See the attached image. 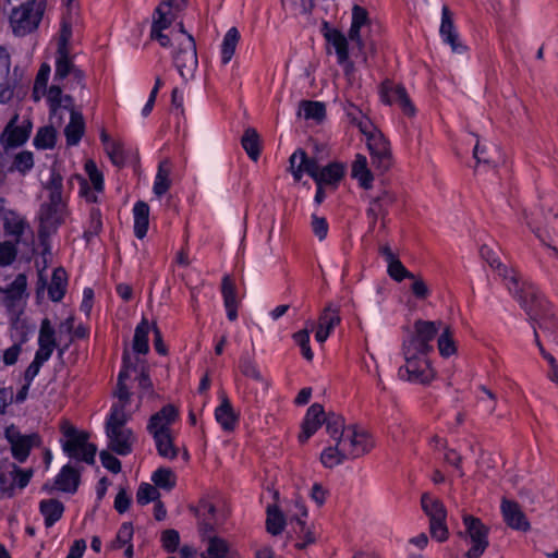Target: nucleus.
Wrapping results in <instances>:
<instances>
[{"instance_id":"obj_4","label":"nucleus","mask_w":558,"mask_h":558,"mask_svg":"<svg viewBox=\"0 0 558 558\" xmlns=\"http://www.w3.org/2000/svg\"><path fill=\"white\" fill-rule=\"evenodd\" d=\"M50 72L51 68L48 63L40 65L34 82L32 97L35 101L46 97L50 122L60 126L64 122L62 109L71 108L73 98L70 95H64L59 84H52L48 87Z\"/></svg>"},{"instance_id":"obj_56","label":"nucleus","mask_w":558,"mask_h":558,"mask_svg":"<svg viewBox=\"0 0 558 558\" xmlns=\"http://www.w3.org/2000/svg\"><path fill=\"white\" fill-rule=\"evenodd\" d=\"M111 162L121 168L125 163V155L123 146L120 142H108L107 148L105 149Z\"/></svg>"},{"instance_id":"obj_14","label":"nucleus","mask_w":558,"mask_h":558,"mask_svg":"<svg viewBox=\"0 0 558 558\" xmlns=\"http://www.w3.org/2000/svg\"><path fill=\"white\" fill-rule=\"evenodd\" d=\"M66 217V204L64 201H48L39 210V238L45 242L64 222Z\"/></svg>"},{"instance_id":"obj_17","label":"nucleus","mask_w":558,"mask_h":558,"mask_svg":"<svg viewBox=\"0 0 558 558\" xmlns=\"http://www.w3.org/2000/svg\"><path fill=\"white\" fill-rule=\"evenodd\" d=\"M199 533L205 546L204 551L201 554V558H229L232 555V546L228 541L218 536L214 529L202 530Z\"/></svg>"},{"instance_id":"obj_7","label":"nucleus","mask_w":558,"mask_h":558,"mask_svg":"<svg viewBox=\"0 0 558 558\" xmlns=\"http://www.w3.org/2000/svg\"><path fill=\"white\" fill-rule=\"evenodd\" d=\"M368 34L369 19L367 11L360 5H354L352 9L349 39L352 44L353 53L360 57L363 62H366L368 56L375 52V45L373 40L368 38Z\"/></svg>"},{"instance_id":"obj_13","label":"nucleus","mask_w":558,"mask_h":558,"mask_svg":"<svg viewBox=\"0 0 558 558\" xmlns=\"http://www.w3.org/2000/svg\"><path fill=\"white\" fill-rule=\"evenodd\" d=\"M440 322L417 320L414 324V335L403 342V350H411L427 355L433 351L432 341L439 332Z\"/></svg>"},{"instance_id":"obj_11","label":"nucleus","mask_w":558,"mask_h":558,"mask_svg":"<svg viewBox=\"0 0 558 558\" xmlns=\"http://www.w3.org/2000/svg\"><path fill=\"white\" fill-rule=\"evenodd\" d=\"M405 364L398 371L399 377L416 384H428L435 377V371L427 355L418 352L403 350Z\"/></svg>"},{"instance_id":"obj_29","label":"nucleus","mask_w":558,"mask_h":558,"mask_svg":"<svg viewBox=\"0 0 558 558\" xmlns=\"http://www.w3.org/2000/svg\"><path fill=\"white\" fill-rule=\"evenodd\" d=\"M17 120V116H15L10 123L5 126L1 141L10 147H15L24 144L29 137V129L27 126H16L14 123Z\"/></svg>"},{"instance_id":"obj_46","label":"nucleus","mask_w":558,"mask_h":558,"mask_svg":"<svg viewBox=\"0 0 558 558\" xmlns=\"http://www.w3.org/2000/svg\"><path fill=\"white\" fill-rule=\"evenodd\" d=\"M34 167V157L31 151L24 150L15 155L12 166L9 171H17L21 174H26Z\"/></svg>"},{"instance_id":"obj_24","label":"nucleus","mask_w":558,"mask_h":558,"mask_svg":"<svg viewBox=\"0 0 558 558\" xmlns=\"http://www.w3.org/2000/svg\"><path fill=\"white\" fill-rule=\"evenodd\" d=\"M439 33L444 43L450 45L453 52L462 53L465 50V47L459 41V36L452 21V14L446 5L442 7L441 11Z\"/></svg>"},{"instance_id":"obj_61","label":"nucleus","mask_w":558,"mask_h":558,"mask_svg":"<svg viewBox=\"0 0 558 558\" xmlns=\"http://www.w3.org/2000/svg\"><path fill=\"white\" fill-rule=\"evenodd\" d=\"M312 231L319 241L326 239L328 234V222L324 217H319L316 214L312 215L311 221Z\"/></svg>"},{"instance_id":"obj_19","label":"nucleus","mask_w":558,"mask_h":558,"mask_svg":"<svg viewBox=\"0 0 558 558\" xmlns=\"http://www.w3.org/2000/svg\"><path fill=\"white\" fill-rule=\"evenodd\" d=\"M367 146L373 163L381 171H386L391 165V155L387 140L379 131L373 132V135L367 137Z\"/></svg>"},{"instance_id":"obj_64","label":"nucleus","mask_w":558,"mask_h":558,"mask_svg":"<svg viewBox=\"0 0 558 558\" xmlns=\"http://www.w3.org/2000/svg\"><path fill=\"white\" fill-rule=\"evenodd\" d=\"M241 372L244 376L250 377L256 381H263L264 378L257 366L248 359L241 360Z\"/></svg>"},{"instance_id":"obj_34","label":"nucleus","mask_w":558,"mask_h":558,"mask_svg":"<svg viewBox=\"0 0 558 558\" xmlns=\"http://www.w3.org/2000/svg\"><path fill=\"white\" fill-rule=\"evenodd\" d=\"M39 508L47 527L52 526L57 521H59L64 511L62 502L57 499L41 500Z\"/></svg>"},{"instance_id":"obj_21","label":"nucleus","mask_w":558,"mask_h":558,"mask_svg":"<svg viewBox=\"0 0 558 558\" xmlns=\"http://www.w3.org/2000/svg\"><path fill=\"white\" fill-rule=\"evenodd\" d=\"M7 438L11 444L13 457L20 462H24L29 454L31 448L39 442L37 434L21 435L13 428L7 429Z\"/></svg>"},{"instance_id":"obj_44","label":"nucleus","mask_w":558,"mask_h":558,"mask_svg":"<svg viewBox=\"0 0 558 558\" xmlns=\"http://www.w3.org/2000/svg\"><path fill=\"white\" fill-rule=\"evenodd\" d=\"M54 124L51 123V126L40 128L34 138V145L40 149H50L56 144V131L53 128Z\"/></svg>"},{"instance_id":"obj_6","label":"nucleus","mask_w":558,"mask_h":558,"mask_svg":"<svg viewBox=\"0 0 558 558\" xmlns=\"http://www.w3.org/2000/svg\"><path fill=\"white\" fill-rule=\"evenodd\" d=\"M522 294L526 296L529 308L522 307L533 320V325L536 326V329L543 330L550 341L558 344V323L554 315L546 311L547 302L536 287L530 283L523 289Z\"/></svg>"},{"instance_id":"obj_18","label":"nucleus","mask_w":558,"mask_h":558,"mask_svg":"<svg viewBox=\"0 0 558 558\" xmlns=\"http://www.w3.org/2000/svg\"><path fill=\"white\" fill-rule=\"evenodd\" d=\"M381 99L387 105L396 104L398 105L404 114L414 116L415 108L412 104L405 88L401 85H396L391 82H385L381 85Z\"/></svg>"},{"instance_id":"obj_47","label":"nucleus","mask_w":558,"mask_h":558,"mask_svg":"<svg viewBox=\"0 0 558 558\" xmlns=\"http://www.w3.org/2000/svg\"><path fill=\"white\" fill-rule=\"evenodd\" d=\"M151 481L157 487L170 490L175 485V475L168 468H159L154 472Z\"/></svg>"},{"instance_id":"obj_52","label":"nucleus","mask_w":558,"mask_h":558,"mask_svg":"<svg viewBox=\"0 0 558 558\" xmlns=\"http://www.w3.org/2000/svg\"><path fill=\"white\" fill-rule=\"evenodd\" d=\"M267 531L272 535H278L282 532L284 521L282 513L276 508H268L267 510Z\"/></svg>"},{"instance_id":"obj_3","label":"nucleus","mask_w":558,"mask_h":558,"mask_svg":"<svg viewBox=\"0 0 558 558\" xmlns=\"http://www.w3.org/2000/svg\"><path fill=\"white\" fill-rule=\"evenodd\" d=\"M327 433L332 444L323 450L320 461L328 469L345 460L360 458L374 447L373 438L366 430L354 425L344 426L340 416L327 421Z\"/></svg>"},{"instance_id":"obj_39","label":"nucleus","mask_w":558,"mask_h":558,"mask_svg":"<svg viewBox=\"0 0 558 558\" xmlns=\"http://www.w3.org/2000/svg\"><path fill=\"white\" fill-rule=\"evenodd\" d=\"M241 144L248 157L256 161L260 154L259 136L255 129L248 128L245 130Z\"/></svg>"},{"instance_id":"obj_53","label":"nucleus","mask_w":558,"mask_h":558,"mask_svg":"<svg viewBox=\"0 0 558 558\" xmlns=\"http://www.w3.org/2000/svg\"><path fill=\"white\" fill-rule=\"evenodd\" d=\"M388 275L396 281H402L404 278L414 279L412 272H410L398 257L387 263Z\"/></svg>"},{"instance_id":"obj_5","label":"nucleus","mask_w":558,"mask_h":558,"mask_svg":"<svg viewBox=\"0 0 558 558\" xmlns=\"http://www.w3.org/2000/svg\"><path fill=\"white\" fill-rule=\"evenodd\" d=\"M290 170L295 181H300L304 173L314 179L317 185L337 184L344 174L341 163L333 162L320 168L315 159L306 156L302 149L294 151L290 159Z\"/></svg>"},{"instance_id":"obj_12","label":"nucleus","mask_w":558,"mask_h":558,"mask_svg":"<svg viewBox=\"0 0 558 558\" xmlns=\"http://www.w3.org/2000/svg\"><path fill=\"white\" fill-rule=\"evenodd\" d=\"M421 507L429 520V533L438 542H445L449 536L447 526V510L441 500L425 493L421 498Z\"/></svg>"},{"instance_id":"obj_16","label":"nucleus","mask_w":558,"mask_h":558,"mask_svg":"<svg viewBox=\"0 0 558 558\" xmlns=\"http://www.w3.org/2000/svg\"><path fill=\"white\" fill-rule=\"evenodd\" d=\"M33 476L32 470H21L14 463L0 468V493L2 497L11 498L17 490L25 488Z\"/></svg>"},{"instance_id":"obj_63","label":"nucleus","mask_w":558,"mask_h":558,"mask_svg":"<svg viewBox=\"0 0 558 558\" xmlns=\"http://www.w3.org/2000/svg\"><path fill=\"white\" fill-rule=\"evenodd\" d=\"M163 548L169 553H174L180 544V535L175 530H166L161 535Z\"/></svg>"},{"instance_id":"obj_30","label":"nucleus","mask_w":558,"mask_h":558,"mask_svg":"<svg viewBox=\"0 0 558 558\" xmlns=\"http://www.w3.org/2000/svg\"><path fill=\"white\" fill-rule=\"evenodd\" d=\"M54 484L59 490L75 493L80 484V472L70 464H66L57 475Z\"/></svg>"},{"instance_id":"obj_60","label":"nucleus","mask_w":558,"mask_h":558,"mask_svg":"<svg viewBox=\"0 0 558 558\" xmlns=\"http://www.w3.org/2000/svg\"><path fill=\"white\" fill-rule=\"evenodd\" d=\"M294 341L301 348L302 355L307 360L312 361L313 352L310 347V333L307 330H300L293 335Z\"/></svg>"},{"instance_id":"obj_8","label":"nucleus","mask_w":558,"mask_h":558,"mask_svg":"<svg viewBox=\"0 0 558 558\" xmlns=\"http://www.w3.org/2000/svg\"><path fill=\"white\" fill-rule=\"evenodd\" d=\"M480 253L482 258L487 262L490 268L497 271L498 276L504 280L508 291L520 302L521 306L529 308L526 296H524L522 292L530 282L522 281L514 269H509L504 265L494 250L489 246L483 245Z\"/></svg>"},{"instance_id":"obj_55","label":"nucleus","mask_w":558,"mask_h":558,"mask_svg":"<svg viewBox=\"0 0 558 558\" xmlns=\"http://www.w3.org/2000/svg\"><path fill=\"white\" fill-rule=\"evenodd\" d=\"M221 293L223 298V304L239 303L235 283L233 279L228 275L222 278Z\"/></svg>"},{"instance_id":"obj_40","label":"nucleus","mask_w":558,"mask_h":558,"mask_svg":"<svg viewBox=\"0 0 558 558\" xmlns=\"http://www.w3.org/2000/svg\"><path fill=\"white\" fill-rule=\"evenodd\" d=\"M239 39L240 33L235 27H231L226 33L221 45V61L223 64H227L232 59Z\"/></svg>"},{"instance_id":"obj_35","label":"nucleus","mask_w":558,"mask_h":558,"mask_svg":"<svg viewBox=\"0 0 558 558\" xmlns=\"http://www.w3.org/2000/svg\"><path fill=\"white\" fill-rule=\"evenodd\" d=\"M151 437L160 457L168 460H173L178 457L179 449L173 444V436L171 433L159 434Z\"/></svg>"},{"instance_id":"obj_43","label":"nucleus","mask_w":558,"mask_h":558,"mask_svg":"<svg viewBox=\"0 0 558 558\" xmlns=\"http://www.w3.org/2000/svg\"><path fill=\"white\" fill-rule=\"evenodd\" d=\"M300 114H303L306 120L322 121L326 114V109L319 101L305 100L301 102Z\"/></svg>"},{"instance_id":"obj_38","label":"nucleus","mask_w":558,"mask_h":558,"mask_svg":"<svg viewBox=\"0 0 558 558\" xmlns=\"http://www.w3.org/2000/svg\"><path fill=\"white\" fill-rule=\"evenodd\" d=\"M66 288V272L63 268H57L52 272L51 282L48 287V295L54 301L59 302L65 293Z\"/></svg>"},{"instance_id":"obj_59","label":"nucleus","mask_w":558,"mask_h":558,"mask_svg":"<svg viewBox=\"0 0 558 558\" xmlns=\"http://www.w3.org/2000/svg\"><path fill=\"white\" fill-rule=\"evenodd\" d=\"M85 170L94 190L101 192L104 190V177L102 173L98 170L96 163L93 160L86 161Z\"/></svg>"},{"instance_id":"obj_42","label":"nucleus","mask_w":558,"mask_h":558,"mask_svg":"<svg viewBox=\"0 0 558 558\" xmlns=\"http://www.w3.org/2000/svg\"><path fill=\"white\" fill-rule=\"evenodd\" d=\"M46 190L49 191V201H64L62 196L63 178L54 167L50 170V178L46 183Z\"/></svg>"},{"instance_id":"obj_26","label":"nucleus","mask_w":558,"mask_h":558,"mask_svg":"<svg viewBox=\"0 0 558 558\" xmlns=\"http://www.w3.org/2000/svg\"><path fill=\"white\" fill-rule=\"evenodd\" d=\"M72 105H74V102H72ZM65 111H69L70 113V122L64 129V135L66 137V144L74 146L78 144L84 134L85 122L82 113L74 110L73 106L69 109H62V114Z\"/></svg>"},{"instance_id":"obj_15","label":"nucleus","mask_w":558,"mask_h":558,"mask_svg":"<svg viewBox=\"0 0 558 558\" xmlns=\"http://www.w3.org/2000/svg\"><path fill=\"white\" fill-rule=\"evenodd\" d=\"M465 539L471 547L465 553L466 558H480L488 547V527L478 518L464 514Z\"/></svg>"},{"instance_id":"obj_10","label":"nucleus","mask_w":558,"mask_h":558,"mask_svg":"<svg viewBox=\"0 0 558 558\" xmlns=\"http://www.w3.org/2000/svg\"><path fill=\"white\" fill-rule=\"evenodd\" d=\"M63 436L65 440L62 442V449L68 457L87 464L95 463L97 447L88 441L87 433L68 426L63 428Z\"/></svg>"},{"instance_id":"obj_31","label":"nucleus","mask_w":558,"mask_h":558,"mask_svg":"<svg viewBox=\"0 0 558 558\" xmlns=\"http://www.w3.org/2000/svg\"><path fill=\"white\" fill-rule=\"evenodd\" d=\"M134 216V234L138 239H143L148 230L149 225V206L142 201L135 203L133 207Z\"/></svg>"},{"instance_id":"obj_20","label":"nucleus","mask_w":558,"mask_h":558,"mask_svg":"<svg viewBox=\"0 0 558 558\" xmlns=\"http://www.w3.org/2000/svg\"><path fill=\"white\" fill-rule=\"evenodd\" d=\"M178 416V410L172 404H167L150 416L146 429L150 436L171 433V425Z\"/></svg>"},{"instance_id":"obj_62","label":"nucleus","mask_w":558,"mask_h":558,"mask_svg":"<svg viewBox=\"0 0 558 558\" xmlns=\"http://www.w3.org/2000/svg\"><path fill=\"white\" fill-rule=\"evenodd\" d=\"M72 36V21L71 17L63 19L57 50H69L68 45Z\"/></svg>"},{"instance_id":"obj_25","label":"nucleus","mask_w":558,"mask_h":558,"mask_svg":"<svg viewBox=\"0 0 558 558\" xmlns=\"http://www.w3.org/2000/svg\"><path fill=\"white\" fill-rule=\"evenodd\" d=\"M325 37L336 51L338 63L343 65L345 69L352 68V62L349 57V36L347 37L340 31L332 28L329 29Z\"/></svg>"},{"instance_id":"obj_1","label":"nucleus","mask_w":558,"mask_h":558,"mask_svg":"<svg viewBox=\"0 0 558 558\" xmlns=\"http://www.w3.org/2000/svg\"><path fill=\"white\" fill-rule=\"evenodd\" d=\"M186 4L187 0H160L153 16L150 38L162 47L177 45L173 52L174 66L184 81H190L194 78L198 66L196 45L181 22L172 26Z\"/></svg>"},{"instance_id":"obj_27","label":"nucleus","mask_w":558,"mask_h":558,"mask_svg":"<svg viewBox=\"0 0 558 558\" xmlns=\"http://www.w3.org/2000/svg\"><path fill=\"white\" fill-rule=\"evenodd\" d=\"M396 202V195L389 191H381L377 196L369 201L366 210L367 218L385 220L388 215V208Z\"/></svg>"},{"instance_id":"obj_37","label":"nucleus","mask_w":558,"mask_h":558,"mask_svg":"<svg viewBox=\"0 0 558 558\" xmlns=\"http://www.w3.org/2000/svg\"><path fill=\"white\" fill-rule=\"evenodd\" d=\"M27 278L24 274H19L15 279L7 287L0 286V293H2L8 301L14 303L22 299L26 291Z\"/></svg>"},{"instance_id":"obj_54","label":"nucleus","mask_w":558,"mask_h":558,"mask_svg":"<svg viewBox=\"0 0 558 558\" xmlns=\"http://www.w3.org/2000/svg\"><path fill=\"white\" fill-rule=\"evenodd\" d=\"M27 228L28 225L23 219L17 217L7 218L4 221L5 232L10 235L15 236L16 243L21 241V238Z\"/></svg>"},{"instance_id":"obj_49","label":"nucleus","mask_w":558,"mask_h":558,"mask_svg":"<svg viewBox=\"0 0 558 558\" xmlns=\"http://www.w3.org/2000/svg\"><path fill=\"white\" fill-rule=\"evenodd\" d=\"M38 345L57 348L56 330L48 318H45L40 324Z\"/></svg>"},{"instance_id":"obj_50","label":"nucleus","mask_w":558,"mask_h":558,"mask_svg":"<svg viewBox=\"0 0 558 558\" xmlns=\"http://www.w3.org/2000/svg\"><path fill=\"white\" fill-rule=\"evenodd\" d=\"M102 229V220L100 210L93 208L89 213L87 226L84 231L86 241H90L94 236L98 235Z\"/></svg>"},{"instance_id":"obj_41","label":"nucleus","mask_w":558,"mask_h":558,"mask_svg":"<svg viewBox=\"0 0 558 558\" xmlns=\"http://www.w3.org/2000/svg\"><path fill=\"white\" fill-rule=\"evenodd\" d=\"M149 324L143 319L135 328L133 349L137 353L145 354L149 350L148 345Z\"/></svg>"},{"instance_id":"obj_51","label":"nucleus","mask_w":558,"mask_h":558,"mask_svg":"<svg viewBox=\"0 0 558 558\" xmlns=\"http://www.w3.org/2000/svg\"><path fill=\"white\" fill-rule=\"evenodd\" d=\"M339 323L340 316L338 310L331 305H328L319 316L318 326L323 327L325 330H328L330 333Z\"/></svg>"},{"instance_id":"obj_57","label":"nucleus","mask_w":558,"mask_h":558,"mask_svg":"<svg viewBox=\"0 0 558 558\" xmlns=\"http://www.w3.org/2000/svg\"><path fill=\"white\" fill-rule=\"evenodd\" d=\"M159 497V492L156 488V485H150L147 483H143L140 485L136 499L140 505H147L150 501L156 500Z\"/></svg>"},{"instance_id":"obj_48","label":"nucleus","mask_w":558,"mask_h":558,"mask_svg":"<svg viewBox=\"0 0 558 558\" xmlns=\"http://www.w3.org/2000/svg\"><path fill=\"white\" fill-rule=\"evenodd\" d=\"M438 350L441 356L448 357L456 352L453 335L448 326H445L438 338Z\"/></svg>"},{"instance_id":"obj_58","label":"nucleus","mask_w":558,"mask_h":558,"mask_svg":"<svg viewBox=\"0 0 558 558\" xmlns=\"http://www.w3.org/2000/svg\"><path fill=\"white\" fill-rule=\"evenodd\" d=\"M17 248L15 243L4 241L0 243V266H10L16 258Z\"/></svg>"},{"instance_id":"obj_36","label":"nucleus","mask_w":558,"mask_h":558,"mask_svg":"<svg viewBox=\"0 0 558 558\" xmlns=\"http://www.w3.org/2000/svg\"><path fill=\"white\" fill-rule=\"evenodd\" d=\"M171 172V163L169 159H163L159 162L158 171L154 182V193L157 196H162L170 187L171 181L169 179Z\"/></svg>"},{"instance_id":"obj_9","label":"nucleus","mask_w":558,"mask_h":558,"mask_svg":"<svg viewBox=\"0 0 558 558\" xmlns=\"http://www.w3.org/2000/svg\"><path fill=\"white\" fill-rule=\"evenodd\" d=\"M46 9L45 0H28L14 8L10 15V24L15 35L24 36L35 31Z\"/></svg>"},{"instance_id":"obj_22","label":"nucleus","mask_w":558,"mask_h":558,"mask_svg":"<svg viewBox=\"0 0 558 558\" xmlns=\"http://www.w3.org/2000/svg\"><path fill=\"white\" fill-rule=\"evenodd\" d=\"M333 415L326 417L324 408L319 403L312 404L303 420L302 432L299 435L300 441H307V439L317 432L322 424L325 423L327 425V421Z\"/></svg>"},{"instance_id":"obj_32","label":"nucleus","mask_w":558,"mask_h":558,"mask_svg":"<svg viewBox=\"0 0 558 558\" xmlns=\"http://www.w3.org/2000/svg\"><path fill=\"white\" fill-rule=\"evenodd\" d=\"M351 174L359 181L360 186L365 190L372 187L374 177L367 167V159L363 155H356L352 163Z\"/></svg>"},{"instance_id":"obj_33","label":"nucleus","mask_w":558,"mask_h":558,"mask_svg":"<svg viewBox=\"0 0 558 558\" xmlns=\"http://www.w3.org/2000/svg\"><path fill=\"white\" fill-rule=\"evenodd\" d=\"M75 68L72 58L69 54V50H57L56 57V70L53 75V84H59L68 78Z\"/></svg>"},{"instance_id":"obj_28","label":"nucleus","mask_w":558,"mask_h":558,"mask_svg":"<svg viewBox=\"0 0 558 558\" xmlns=\"http://www.w3.org/2000/svg\"><path fill=\"white\" fill-rule=\"evenodd\" d=\"M215 417L223 430H233L238 424L239 416L234 412L230 400L226 396L221 398L219 407L216 408Z\"/></svg>"},{"instance_id":"obj_45","label":"nucleus","mask_w":558,"mask_h":558,"mask_svg":"<svg viewBox=\"0 0 558 558\" xmlns=\"http://www.w3.org/2000/svg\"><path fill=\"white\" fill-rule=\"evenodd\" d=\"M215 506L208 501H201L197 508V514L201 519L199 532L202 530H213L215 525L214 514Z\"/></svg>"},{"instance_id":"obj_23","label":"nucleus","mask_w":558,"mask_h":558,"mask_svg":"<svg viewBox=\"0 0 558 558\" xmlns=\"http://www.w3.org/2000/svg\"><path fill=\"white\" fill-rule=\"evenodd\" d=\"M500 509L504 521L509 527L522 532L530 530V522L518 502L502 499Z\"/></svg>"},{"instance_id":"obj_2","label":"nucleus","mask_w":558,"mask_h":558,"mask_svg":"<svg viewBox=\"0 0 558 558\" xmlns=\"http://www.w3.org/2000/svg\"><path fill=\"white\" fill-rule=\"evenodd\" d=\"M130 367L125 366L118 376V385L114 392L117 401L112 404L106 420V435L108 448L119 456H128L133 451L136 442V435L126 423L132 418L140 407L138 401L134 408L131 407V392L124 380L130 377Z\"/></svg>"}]
</instances>
